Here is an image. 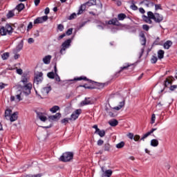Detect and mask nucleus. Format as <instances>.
Segmentation results:
<instances>
[{
  "instance_id": "1",
  "label": "nucleus",
  "mask_w": 177,
  "mask_h": 177,
  "mask_svg": "<svg viewBox=\"0 0 177 177\" xmlns=\"http://www.w3.org/2000/svg\"><path fill=\"white\" fill-rule=\"evenodd\" d=\"M28 76L26 75H22L21 81L17 86L15 95L10 96V102L19 103V102L23 100L24 95H25V96H28V95L31 93L32 84L28 82Z\"/></svg>"
},
{
  "instance_id": "2",
  "label": "nucleus",
  "mask_w": 177,
  "mask_h": 177,
  "mask_svg": "<svg viewBox=\"0 0 177 177\" xmlns=\"http://www.w3.org/2000/svg\"><path fill=\"white\" fill-rule=\"evenodd\" d=\"M13 32V28L12 26L7 24L0 28L1 35H8V34H12Z\"/></svg>"
},
{
  "instance_id": "3",
  "label": "nucleus",
  "mask_w": 177,
  "mask_h": 177,
  "mask_svg": "<svg viewBox=\"0 0 177 177\" xmlns=\"http://www.w3.org/2000/svg\"><path fill=\"white\" fill-rule=\"evenodd\" d=\"M148 15L149 17L152 19V20H154V21H156V23H161V21L164 20V17H162V15H160L159 13L153 14V12L149 11Z\"/></svg>"
},
{
  "instance_id": "4",
  "label": "nucleus",
  "mask_w": 177,
  "mask_h": 177,
  "mask_svg": "<svg viewBox=\"0 0 177 177\" xmlns=\"http://www.w3.org/2000/svg\"><path fill=\"white\" fill-rule=\"evenodd\" d=\"M73 157H74V154L72 152H65L59 158V160L64 162H68L73 160Z\"/></svg>"
},
{
  "instance_id": "5",
  "label": "nucleus",
  "mask_w": 177,
  "mask_h": 177,
  "mask_svg": "<svg viewBox=\"0 0 177 177\" xmlns=\"http://www.w3.org/2000/svg\"><path fill=\"white\" fill-rule=\"evenodd\" d=\"M52 91V87L50 85H47L42 88H41L40 92L39 93V96L41 97V99H44L45 96H48V93H49L50 91Z\"/></svg>"
},
{
  "instance_id": "6",
  "label": "nucleus",
  "mask_w": 177,
  "mask_h": 177,
  "mask_svg": "<svg viewBox=\"0 0 177 177\" xmlns=\"http://www.w3.org/2000/svg\"><path fill=\"white\" fill-rule=\"evenodd\" d=\"M71 44V39H67L64 43H62V48L60 50L61 55H63V52H64V50H66V49H68V48H70Z\"/></svg>"
},
{
  "instance_id": "7",
  "label": "nucleus",
  "mask_w": 177,
  "mask_h": 177,
  "mask_svg": "<svg viewBox=\"0 0 177 177\" xmlns=\"http://www.w3.org/2000/svg\"><path fill=\"white\" fill-rule=\"evenodd\" d=\"M81 109H77L71 115L70 121H75L78 117H80V114H81Z\"/></svg>"
},
{
  "instance_id": "8",
  "label": "nucleus",
  "mask_w": 177,
  "mask_h": 177,
  "mask_svg": "<svg viewBox=\"0 0 177 177\" xmlns=\"http://www.w3.org/2000/svg\"><path fill=\"white\" fill-rule=\"evenodd\" d=\"M44 73H42V72H37L35 75V82L37 84L42 82V80H44V77H42Z\"/></svg>"
},
{
  "instance_id": "9",
  "label": "nucleus",
  "mask_w": 177,
  "mask_h": 177,
  "mask_svg": "<svg viewBox=\"0 0 177 177\" xmlns=\"http://www.w3.org/2000/svg\"><path fill=\"white\" fill-rule=\"evenodd\" d=\"M62 117V114L60 113H57L54 115H50L48 117L50 121H56V120H60V118Z\"/></svg>"
},
{
  "instance_id": "10",
  "label": "nucleus",
  "mask_w": 177,
  "mask_h": 177,
  "mask_svg": "<svg viewBox=\"0 0 177 177\" xmlns=\"http://www.w3.org/2000/svg\"><path fill=\"white\" fill-rule=\"evenodd\" d=\"M125 106V100H123L119 102V105L118 106H115L113 108V110H116L117 111L121 110L122 107Z\"/></svg>"
},
{
  "instance_id": "11",
  "label": "nucleus",
  "mask_w": 177,
  "mask_h": 177,
  "mask_svg": "<svg viewBox=\"0 0 177 177\" xmlns=\"http://www.w3.org/2000/svg\"><path fill=\"white\" fill-rule=\"evenodd\" d=\"M102 171L103 172L102 176L111 177L113 175V171L111 169L105 170L102 167Z\"/></svg>"
},
{
  "instance_id": "12",
  "label": "nucleus",
  "mask_w": 177,
  "mask_h": 177,
  "mask_svg": "<svg viewBox=\"0 0 177 177\" xmlns=\"http://www.w3.org/2000/svg\"><path fill=\"white\" fill-rule=\"evenodd\" d=\"M18 118H19V113L15 112L14 113L10 115V121L11 122H15V121H17Z\"/></svg>"
},
{
  "instance_id": "13",
  "label": "nucleus",
  "mask_w": 177,
  "mask_h": 177,
  "mask_svg": "<svg viewBox=\"0 0 177 177\" xmlns=\"http://www.w3.org/2000/svg\"><path fill=\"white\" fill-rule=\"evenodd\" d=\"M51 59L52 55H46L42 59L43 63H44V64H50Z\"/></svg>"
},
{
  "instance_id": "14",
  "label": "nucleus",
  "mask_w": 177,
  "mask_h": 177,
  "mask_svg": "<svg viewBox=\"0 0 177 177\" xmlns=\"http://www.w3.org/2000/svg\"><path fill=\"white\" fill-rule=\"evenodd\" d=\"M147 16H143L142 19L144 21H145V23H147L148 24H151L153 23V21H151L153 20V19H151L149 15V12H147Z\"/></svg>"
},
{
  "instance_id": "15",
  "label": "nucleus",
  "mask_w": 177,
  "mask_h": 177,
  "mask_svg": "<svg viewBox=\"0 0 177 177\" xmlns=\"http://www.w3.org/2000/svg\"><path fill=\"white\" fill-rule=\"evenodd\" d=\"M37 117L39 118L43 122H45L48 118H46V115L42 113H37Z\"/></svg>"
},
{
  "instance_id": "16",
  "label": "nucleus",
  "mask_w": 177,
  "mask_h": 177,
  "mask_svg": "<svg viewBox=\"0 0 177 177\" xmlns=\"http://www.w3.org/2000/svg\"><path fill=\"white\" fill-rule=\"evenodd\" d=\"M88 104H92V101H91L90 98H86L80 103V106H86Z\"/></svg>"
},
{
  "instance_id": "17",
  "label": "nucleus",
  "mask_w": 177,
  "mask_h": 177,
  "mask_svg": "<svg viewBox=\"0 0 177 177\" xmlns=\"http://www.w3.org/2000/svg\"><path fill=\"white\" fill-rule=\"evenodd\" d=\"M106 24H113V26H118L119 22L117 19H113L107 22H106Z\"/></svg>"
},
{
  "instance_id": "18",
  "label": "nucleus",
  "mask_w": 177,
  "mask_h": 177,
  "mask_svg": "<svg viewBox=\"0 0 177 177\" xmlns=\"http://www.w3.org/2000/svg\"><path fill=\"white\" fill-rule=\"evenodd\" d=\"M23 40H21L19 44L17 45V46L16 47L15 50H14V52H20V50H21V49H23Z\"/></svg>"
},
{
  "instance_id": "19",
  "label": "nucleus",
  "mask_w": 177,
  "mask_h": 177,
  "mask_svg": "<svg viewBox=\"0 0 177 177\" xmlns=\"http://www.w3.org/2000/svg\"><path fill=\"white\" fill-rule=\"evenodd\" d=\"M109 124L111 127H117L118 125V121L115 119H112L109 121Z\"/></svg>"
},
{
  "instance_id": "20",
  "label": "nucleus",
  "mask_w": 177,
  "mask_h": 177,
  "mask_svg": "<svg viewBox=\"0 0 177 177\" xmlns=\"http://www.w3.org/2000/svg\"><path fill=\"white\" fill-rule=\"evenodd\" d=\"M165 49H169L172 46V41H167L163 45Z\"/></svg>"
},
{
  "instance_id": "21",
  "label": "nucleus",
  "mask_w": 177,
  "mask_h": 177,
  "mask_svg": "<svg viewBox=\"0 0 177 177\" xmlns=\"http://www.w3.org/2000/svg\"><path fill=\"white\" fill-rule=\"evenodd\" d=\"M95 133L99 135L100 138H103L106 135V131H104V130L97 129V131Z\"/></svg>"
},
{
  "instance_id": "22",
  "label": "nucleus",
  "mask_w": 177,
  "mask_h": 177,
  "mask_svg": "<svg viewBox=\"0 0 177 177\" xmlns=\"http://www.w3.org/2000/svg\"><path fill=\"white\" fill-rule=\"evenodd\" d=\"M151 146L152 147H157L158 146V141L157 139H153L151 140Z\"/></svg>"
},
{
  "instance_id": "23",
  "label": "nucleus",
  "mask_w": 177,
  "mask_h": 177,
  "mask_svg": "<svg viewBox=\"0 0 177 177\" xmlns=\"http://www.w3.org/2000/svg\"><path fill=\"white\" fill-rule=\"evenodd\" d=\"M24 9V4L19 3L18 6H16V8L14 9L15 10H18V12H21Z\"/></svg>"
},
{
  "instance_id": "24",
  "label": "nucleus",
  "mask_w": 177,
  "mask_h": 177,
  "mask_svg": "<svg viewBox=\"0 0 177 177\" xmlns=\"http://www.w3.org/2000/svg\"><path fill=\"white\" fill-rule=\"evenodd\" d=\"M164 50H160L158 51V59H164Z\"/></svg>"
},
{
  "instance_id": "25",
  "label": "nucleus",
  "mask_w": 177,
  "mask_h": 177,
  "mask_svg": "<svg viewBox=\"0 0 177 177\" xmlns=\"http://www.w3.org/2000/svg\"><path fill=\"white\" fill-rule=\"evenodd\" d=\"M9 53H4L3 55H1V59L3 60H8V59H9Z\"/></svg>"
},
{
  "instance_id": "26",
  "label": "nucleus",
  "mask_w": 177,
  "mask_h": 177,
  "mask_svg": "<svg viewBox=\"0 0 177 177\" xmlns=\"http://www.w3.org/2000/svg\"><path fill=\"white\" fill-rule=\"evenodd\" d=\"M140 39L142 41V45L146 44V37H145V33L140 34Z\"/></svg>"
},
{
  "instance_id": "27",
  "label": "nucleus",
  "mask_w": 177,
  "mask_h": 177,
  "mask_svg": "<svg viewBox=\"0 0 177 177\" xmlns=\"http://www.w3.org/2000/svg\"><path fill=\"white\" fill-rule=\"evenodd\" d=\"M125 146V142L124 141H122L116 145L117 149H122Z\"/></svg>"
},
{
  "instance_id": "28",
  "label": "nucleus",
  "mask_w": 177,
  "mask_h": 177,
  "mask_svg": "<svg viewBox=\"0 0 177 177\" xmlns=\"http://www.w3.org/2000/svg\"><path fill=\"white\" fill-rule=\"evenodd\" d=\"M110 149H111V146L109 143H106L104 145V149L105 151H110Z\"/></svg>"
},
{
  "instance_id": "29",
  "label": "nucleus",
  "mask_w": 177,
  "mask_h": 177,
  "mask_svg": "<svg viewBox=\"0 0 177 177\" xmlns=\"http://www.w3.org/2000/svg\"><path fill=\"white\" fill-rule=\"evenodd\" d=\"M15 10H12L8 12V13L7 14L8 19H10L11 17H13V16H15Z\"/></svg>"
},
{
  "instance_id": "30",
  "label": "nucleus",
  "mask_w": 177,
  "mask_h": 177,
  "mask_svg": "<svg viewBox=\"0 0 177 177\" xmlns=\"http://www.w3.org/2000/svg\"><path fill=\"white\" fill-rule=\"evenodd\" d=\"M59 109V106H54L50 109V111H51V113H56V111H57Z\"/></svg>"
},
{
  "instance_id": "31",
  "label": "nucleus",
  "mask_w": 177,
  "mask_h": 177,
  "mask_svg": "<svg viewBox=\"0 0 177 177\" xmlns=\"http://www.w3.org/2000/svg\"><path fill=\"white\" fill-rule=\"evenodd\" d=\"M12 115V110L10 109H7L5 111V117L8 118V117H10V115Z\"/></svg>"
},
{
  "instance_id": "32",
  "label": "nucleus",
  "mask_w": 177,
  "mask_h": 177,
  "mask_svg": "<svg viewBox=\"0 0 177 177\" xmlns=\"http://www.w3.org/2000/svg\"><path fill=\"white\" fill-rule=\"evenodd\" d=\"M41 23H44L41 17H38L34 21V24H39Z\"/></svg>"
},
{
  "instance_id": "33",
  "label": "nucleus",
  "mask_w": 177,
  "mask_h": 177,
  "mask_svg": "<svg viewBox=\"0 0 177 177\" xmlns=\"http://www.w3.org/2000/svg\"><path fill=\"white\" fill-rule=\"evenodd\" d=\"M84 10H85V5H82L79 10V12H77V15H82Z\"/></svg>"
},
{
  "instance_id": "34",
  "label": "nucleus",
  "mask_w": 177,
  "mask_h": 177,
  "mask_svg": "<svg viewBox=\"0 0 177 177\" xmlns=\"http://www.w3.org/2000/svg\"><path fill=\"white\" fill-rule=\"evenodd\" d=\"M55 78L56 81H57L58 82H60V77H59V75L57 73H56L57 71L56 66H55Z\"/></svg>"
},
{
  "instance_id": "35",
  "label": "nucleus",
  "mask_w": 177,
  "mask_h": 177,
  "mask_svg": "<svg viewBox=\"0 0 177 177\" xmlns=\"http://www.w3.org/2000/svg\"><path fill=\"white\" fill-rule=\"evenodd\" d=\"M47 76L48 77V78H50L51 80H53L55 77V73L50 72V73H48Z\"/></svg>"
},
{
  "instance_id": "36",
  "label": "nucleus",
  "mask_w": 177,
  "mask_h": 177,
  "mask_svg": "<svg viewBox=\"0 0 177 177\" xmlns=\"http://www.w3.org/2000/svg\"><path fill=\"white\" fill-rule=\"evenodd\" d=\"M118 17V20H124V19L127 17V15H125V14H119Z\"/></svg>"
},
{
  "instance_id": "37",
  "label": "nucleus",
  "mask_w": 177,
  "mask_h": 177,
  "mask_svg": "<svg viewBox=\"0 0 177 177\" xmlns=\"http://www.w3.org/2000/svg\"><path fill=\"white\" fill-rule=\"evenodd\" d=\"M172 84V81L169 79H167L166 81L165 82V86L167 87L168 85H170Z\"/></svg>"
},
{
  "instance_id": "38",
  "label": "nucleus",
  "mask_w": 177,
  "mask_h": 177,
  "mask_svg": "<svg viewBox=\"0 0 177 177\" xmlns=\"http://www.w3.org/2000/svg\"><path fill=\"white\" fill-rule=\"evenodd\" d=\"M157 60H158V59L157 58V57L156 56H153L151 59V63L152 64H156L157 63Z\"/></svg>"
},
{
  "instance_id": "39",
  "label": "nucleus",
  "mask_w": 177,
  "mask_h": 177,
  "mask_svg": "<svg viewBox=\"0 0 177 177\" xmlns=\"http://www.w3.org/2000/svg\"><path fill=\"white\" fill-rule=\"evenodd\" d=\"M156 122V114H152L151 119V124H154Z\"/></svg>"
},
{
  "instance_id": "40",
  "label": "nucleus",
  "mask_w": 177,
  "mask_h": 177,
  "mask_svg": "<svg viewBox=\"0 0 177 177\" xmlns=\"http://www.w3.org/2000/svg\"><path fill=\"white\" fill-rule=\"evenodd\" d=\"M32 28V22H29L27 26V31H30Z\"/></svg>"
},
{
  "instance_id": "41",
  "label": "nucleus",
  "mask_w": 177,
  "mask_h": 177,
  "mask_svg": "<svg viewBox=\"0 0 177 177\" xmlns=\"http://www.w3.org/2000/svg\"><path fill=\"white\" fill-rule=\"evenodd\" d=\"M70 121V118H66L61 120L62 124H66V122H68Z\"/></svg>"
},
{
  "instance_id": "42",
  "label": "nucleus",
  "mask_w": 177,
  "mask_h": 177,
  "mask_svg": "<svg viewBox=\"0 0 177 177\" xmlns=\"http://www.w3.org/2000/svg\"><path fill=\"white\" fill-rule=\"evenodd\" d=\"M77 17V14L73 13L70 17H69V20H73V19H75Z\"/></svg>"
},
{
  "instance_id": "43",
  "label": "nucleus",
  "mask_w": 177,
  "mask_h": 177,
  "mask_svg": "<svg viewBox=\"0 0 177 177\" xmlns=\"http://www.w3.org/2000/svg\"><path fill=\"white\" fill-rule=\"evenodd\" d=\"M57 28L59 30V31H63V30H64V26L62 24H59L58 25Z\"/></svg>"
},
{
  "instance_id": "44",
  "label": "nucleus",
  "mask_w": 177,
  "mask_h": 177,
  "mask_svg": "<svg viewBox=\"0 0 177 177\" xmlns=\"http://www.w3.org/2000/svg\"><path fill=\"white\" fill-rule=\"evenodd\" d=\"M71 34H73V28H69L66 31V35H71Z\"/></svg>"
},
{
  "instance_id": "45",
  "label": "nucleus",
  "mask_w": 177,
  "mask_h": 177,
  "mask_svg": "<svg viewBox=\"0 0 177 177\" xmlns=\"http://www.w3.org/2000/svg\"><path fill=\"white\" fill-rule=\"evenodd\" d=\"M104 143V141L102 140H99L97 142V146H102Z\"/></svg>"
},
{
  "instance_id": "46",
  "label": "nucleus",
  "mask_w": 177,
  "mask_h": 177,
  "mask_svg": "<svg viewBox=\"0 0 177 177\" xmlns=\"http://www.w3.org/2000/svg\"><path fill=\"white\" fill-rule=\"evenodd\" d=\"M139 139H140V136L139 135H136L133 137V140H135V142H138L139 140Z\"/></svg>"
},
{
  "instance_id": "47",
  "label": "nucleus",
  "mask_w": 177,
  "mask_h": 177,
  "mask_svg": "<svg viewBox=\"0 0 177 177\" xmlns=\"http://www.w3.org/2000/svg\"><path fill=\"white\" fill-rule=\"evenodd\" d=\"M127 138H129V139H133V138H134V136H133V133H129L128 134H127Z\"/></svg>"
},
{
  "instance_id": "48",
  "label": "nucleus",
  "mask_w": 177,
  "mask_h": 177,
  "mask_svg": "<svg viewBox=\"0 0 177 177\" xmlns=\"http://www.w3.org/2000/svg\"><path fill=\"white\" fill-rule=\"evenodd\" d=\"M108 113L110 117H115V113H113L111 111H108Z\"/></svg>"
},
{
  "instance_id": "49",
  "label": "nucleus",
  "mask_w": 177,
  "mask_h": 177,
  "mask_svg": "<svg viewBox=\"0 0 177 177\" xmlns=\"http://www.w3.org/2000/svg\"><path fill=\"white\" fill-rule=\"evenodd\" d=\"M131 9H132L133 10H138V6H136L135 4H132L131 6Z\"/></svg>"
},
{
  "instance_id": "50",
  "label": "nucleus",
  "mask_w": 177,
  "mask_h": 177,
  "mask_svg": "<svg viewBox=\"0 0 177 177\" xmlns=\"http://www.w3.org/2000/svg\"><path fill=\"white\" fill-rule=\"evenodd\" d=\"M28 44H34V42H35V40H34V39H32V38H29V39H28Z\"/></svg>"
},
{
  "instance_id": "51",
  "label": "nucleus",
  "mask_w": 177,
  "mask_h": 177,
  "mask_svg": "<svg viewBox=\"0 0 177 177\" xmlns=\"http://www.w3.org/2000/svg\"><path fill=\"white\" fill-rule=\"evenodd\" d=\"M17 73L19 75H21V74H23V70L21 68L17 69Z\"/></svg>"
},
{
  "instance_id": "52",
  "label": "nucleus",
  "mask_w": 177,
  "mask_h": 177,
  "mask_svg": "<svg viewBox=\"0 0 177 177\" xmlns=\"http://www.w3.org/2000/svg\"><path fill=\"white\" fill-rule=\"evenodd\" d=\"M142 28L143 30H145V31H149V26L147 25H143Z\"/></svg>"
},
{
  "instance_id": "53",
  "label": "nucleus",
  "mask_w": 177,
  "mask_h": 177,
  "mask_svg": "<svg viewBox=\"0 0 177 177\" xmlns=\"http://www.w3.org/2000/svg\"><path fill=\"white\" fill-rule=\"evenodd\" d=\"M41 18V21H43V23H44V21H46V20H48V16H46V15L43 16Z\"/></svg>"
},
{
  "instance_id": "54",
  "label": "nucleus",
  "mask_w": 177,
  "mask_h": 177,
  "mask_svg": "<svg viewBox=\"0 0 177 177\" xmlns=\"http://www.w3.org/2000/svg\"><path fill=\"white\" fill-rule=\"evenodd\" d=\"M156 107L159 109V110H161V109L162 108V104H161V102H159Z\"/></svg>"
},
{
  "instance_id": "55",
  "label": "nucleus",
  "mask_w": 177,
  "mask_h": 177,
  "mask_svg": "<svg viewBox=\"0 0 177 177\" xmlns=\"http://www.w3.org/2000/svg\"><path fill=\"white\" fill-rule=\"evenodd\" d=\"M155 9H156V10H158L161 9V6L160 4L155 5Z\"/></svg>"
},
{
  "instance_id": "56",
  "label": "nucleus",
  "mask_w": 177,
  "mask_h": 177,
  "mask_svg": "<svg viewBox=\"0 0 177 177\" xmlns=\"http://www.w3.org/2000/svg\"><path fill=\"white\" fill-rule=\"evenodd\" d=\"M35 6H38L39 5V3L41 2V0H34Z\"/></svg>"
},
{
  "instance_id": "57",
  "label": "nucleus",
  "mask_w": 177,
  "mask_h": 177,
  "mask_svg": "<svg viewBox=\"0 0 177 177\" xmlns=\"http://www.w3.org/2000/svg\"><path fill=\"white\" fill-rule=\"evenodd\" d=\"M177 88V85H173L171 86H170V91H175V89H176Z\"/></svg>"
},
{
  "instance_id": "58",
  "label": "nucleus",
  "mask_w": 177,
  "mask_h": 177,
  "mask_svg": "<svg viewBox=\"0 0 177 177\" xmlns=\"http://www.w3.org/2000/svg\"><path fill=\"white\" fill-rule=\"evenodd\" d=\"M64 37H66V34H62L59 37H58V40L60 41V39H63V38H64Z\"/></svg>"
},
{
  "instance_id": "59",
  "label": "nucleus",
  "mask_w": 177,
  "mask_h": 177,
  "mask_svg": "<svg viewBox=\"0 0 177 177\" xmlns=\"http://www.w3.org/2000/svg\"><path fill=\"white\" fill-rule=\"evenodd\" d=\"M88 3H91V5H96V0H90Z\"/></svg>"
},
{
  "instance_id": "60",
  "label": "nucleus",
  "mask_w": 177,
  "mask_h": 177,
  "mask_svg": "<svg viewBox=\"0 0 177 177\" xmlns=\"http://www.w3.org/2000/svg\"><path fill=\"white\" fill-rule=\"evenodd\" d=\"M7 84L1 83L0 84V89H3V88H5V86H6Z\"/></svg>"
},
{
  "instance_id": "61",
  "label": "nucleus",
  "mask_w": 177,
  "mask_h": 177,
  "mask_svg": "<svg viewBox=\"0 0 177 177\" xmlns=\"http://www.w3.org/2000/svg\"><path fill=\"white\" fill-rule=\"evenodd\" d=\"M19 57H20V55H19V54L16 53V54L14 55V59H15V60H17V59H19Z\"/></svg>"
},
{
  "instance_id": "62",
  "label": "nucleus",
  "mask_w": 177,
  "mask_h": 177,
  "mask_svg": "<svg viewBox=\"0 0 177 177\" xmlns=\"http://www.w3.org/2000/svg\"><path fill=\"white\" fill-rule=\"evenodd\" d=\"M130 66L131 65L128 64L126 66L121 67V71H122V70H127V68H128V67H130Z\"/></svg>"
},
{
  "instance_id": "63",
  "label": "nucleus",
  "mask_w": 177,
  "mask_h": 177,
  "mask_svg": "<svg viewBox=\"0 0 177 177\" xmlns=\"http://www.w3.org/2000/svg\"><path fill=\"white\" fill-rule=\"evenodd\" d=\"M49 12H50L49 8H46L45 9L44 13L45 15H48Z\"/></svg>"
},
{
  "instance_id": "64",
  "label": "nucleus",
  "mask_w": 177,
  "mask_h": 177,
  "mask_svg": "<svg viewBox=\"0 0 177 177\" xmlns=\"http://www.w3.org/2000/svg\"><path fill=\"white\" fill-rule=\"evenodd\" d=\"M93 128L94 129H95V133L97 131V129H100L97 128V124L93 126Z\"/></svg>"
}]
</instances>
